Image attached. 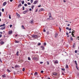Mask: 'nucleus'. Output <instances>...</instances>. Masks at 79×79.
<instances>
[{
  "mask_svg": "<svg viewBox=\"0 0 79 79\" xmlns=\"http://www.w3.org/2000/svg\"><path fill=\"white\" fill-rule=\"evenodd\" d=\"M2 76L3 77H6V75H5V74H4L3 75H2Z\"/></svg>",
  "mask_w": 79,
  "mask_h": 79,
  "instance_id": "412c9836",
  "label": "nucleus"
},
{
  "mask_svg": "<svg viewBox=\"0 0 79 79\" xmlns=\"http://www.w3.org/2000/svg\"><path fill=\"white\" fill-rule=\"evenodd\" d=\"M5 29V27H2L1 28V29L3 30V29Z\"/></svg>",
  "mask_w": 79,
  "mask_h": 79,
  "instance_id": "9b49d317",
  "label": "nucleus"
},
{
  "mask_svg": "<svg viewBox=\"0 0 79 79\" xmlns=\"http://www.w3.org/2000/svg\"><path fill=\"white\" fill-rule=\"evenodd\" d=\"M0 61L1 63H2V60H1V59H0Z\"/></svg>",
  "mask_w": 79,
  "mask_h": 79,
  "instance_id": "69168bd1",
  "label": "nucleus"
},
{
  "mask_svg": "<svg viewBox=\"0 0 79 79\" xmlns=\"http://www.w3.org/2000/svg\"><path fill=\"white\" fill-rule=\"evenodd\" d=\"M27 4L28 5H31V3H30V2H28L27 3Z\"/></svg>",
  "mask_w": 79,
  "mask_h": 79,
  "instance_id": "58836bf2",
  "label": "nucleus"
},
{
  "mask_svg": "<svg viewBox=\"0 0 79 79\" xmlns=\"http://www.w3.org/2000/svg\"><path fill=\"white\" fill-rule=\"evenodd\" d=\"M41 73H44V71H43V70L41 71Z\"/></svg>",
  "mask_w": 79,
  "mask_h": 79,
  "instance_id": "49530a36",
  "label": "nucleus"
},
{
  "mask_svg": "<svg viewBox=\"0 0 79 79\" xmlns=\"http://www.w3.org/2000/svg\"><path fill=\"white\" fill-rule=\"evenodd\" d=\"M75 63L76 65H77V61H76V60L75 61Z\"/></svg>",
  "mask_w": 79,
  "mask_h": 79,
  "instance_id": "bb28decb",
  "label": "nucleus"
},
{
  "mask_svg": "<svg viewBox=\"0 0 79 79\" xmlns=\"http://www.w3.org/2000/svg\"><path fill=\"white\" fill-rule=\"evenodd\" d=\"M34 7V6L32 5L31 6V8H32V9H33Z\"/></svg>",
  "mask_w": 79,
  "mask_h": 79,
  "instance_id": "393cba45",
  "label": "nucleus"
},
{
  "mask_svg": "<svg viewBox=\"0 0 79 79\" xmlns=\"http://www.w3.org/2000/svg\"><path fill=\"white\" fill-rule=\"evenodd\" d=\"M72 35H74V34H73V33H72Z\"/></svg>",
  "mask_w": 79,
  "mask_h": 79,
  "instance_id": "338daca9",
  "label": "nucleus"
},
{
  "mask_svg": "<svg viewBox=\"0 0 79 79\" xmlns=\"http://www.w3.org/2000/svg\"><path fill=\"white\" fill-rule=\"evenodd\" d=\"M2 12H3L4 11V9H2Z\"/></svg>",
  "mask_w": 79,
  "mask_h": 79,
  "instance_id": "e433bc0d",
  "label": "nucleus"
},
{
  "mask_svg": "<svg viewBox=\"0 0 79 79\" xmlns=\"http://www.w3.org/2000/svg\"><path fill=\"white\" fill-rule=\"evenodd\" d=\"M59 29H60V31L61 32V29L60 27H59Z\"/></svg>",
  "mask_w": 79,
  "mask_h": 79,
  "instance_id": "79ce46f5",
  "label": "nucleus"
},
{
  "mask_svg": "<svg viewBox=\"0 0 79 79\" xmlns=\"http://www.w3.org/2000/svg\"><path fill=\"white\" fill-rule=\"evenodd\" d=\"M12 26H13V25H10V27H12Z\"/></svg>",
  "mask_w": 79,
  "mask_h": 79,
  "instance_id": "ea45409f",
  "label": "nucleus"
},
{
  "mask_svg": "<svg viewBox=\"0 0 79 79\" xmlns=\"http://www.w3.org/2000/svg\"><path fill=\"white\" fill-rule=\"evenodd\" d=\"M63 0L64 2H66V1H65V0Z\"/></svg>",
  "mask_w": 79,
  "mask_h": 79,
  "instance_id": "13d9d810",
  "label": "nucleus"
},
{
  "mask_svg": "<svg viewBox=\"0 0 79 79\" xmlns=\"http://www.w3.org/2000/svg\"><path fill=\"white\" fill-rule=\"evenodd\" d=\"M2 26H5V24H3L2 25H1L0 26V27H2Z\"/></svg>",
  "mask_w": 79,
  "mask_h": 79,
  "instance_id": "9d476101",
  "label": "nucleus"
},
{
  "mask_svg": "<svg viewBox=\"0 0 79 79\" xmlns=\"http://www.w3.org/2000/svg\"><path fill=\"white\" fill-rule=\"evenodd\" d=\"M9 19H11V15H9Z\"/></svg>",
  "mask_w": 79,
  "mask_h": 79,
  "instance_id": "c9c22d12",
  "label": "nucleus"
},
{
  "mask_svg": "<svg viewBox=\"0 0 79 79\" xmlns=\"http://www.w3.org/2000/svg\"><path fill=\"white\" fill-rule=\"evenodd\" d=\"M65 68H69V67L68 66V65L66 64L65 66Z\"/></svg>",
  "mask_w": 79,
  "mask_h": 79,
  "instance_id": "6ab92c4d",
  "label": "nucleus"
},
{
  "mask_svg": "<svg viewBox=\"0 0 79 79\" xmlns=\"http://www.w3.org/2000/svg\"><path fill=\"white\" fill-rule=\"evenodd\" d=\"M28 60H31V58H30V57H29L28 58Z\"/></svg>",
  "mask_w": 79,
  "mask_h": 79,
  "instance_id": "4c0bfd02",
  "label": "nucleus"
},
{
  "mask_svg": "<svg viewBox=\"0 0 79 79\" xmlns=\"http://www.w3.org/2000/svg\"><path fill=\"white\" fill-rule=\"evenodd\" d=\"M7 71L8 73H10L11 72V71H10V70H9L8 69H7Z\"/></svg>",
  "mask_w": 79,
  "mask_h": 79,
  "instance_id": "2eb2a0df",
  "label": "nucleus"
},
{
  "mask_svg": "<svg viewBox=\"0 0 79 79\" xmlns=\"http://www.w3.org/2000/svg\"><path fill=\"white\" fill-rule=\"evenodd\" d=\"M70 24H69L67 25L68 26H69Z\"/></svg>",
  "mask_w": 79,
  "mask_h": 79,
  "instance_id": "680f3d73",
  "label": "nucleus"
},
{
  "mask_svg": "<svg viewBox=\"0 0 79 79\" xmlns=\"http://www.w3.org/2000/svg\"><path fill=\"white\" fill-rule=\"evenodd\" d=\"M66 29H67V30H69V27H67L66 28Z\"/></svg>",
  "mask_w": 79,
  "mask_h": 79,
  "instance_id": "a18cd8bd",
  "label": "nucleus"
},
{
  "mask_svg": "<svg viewBox=\"0 0 79 79\" xmlns=\"http://www.w3.org/2000/svg\"><path fill=\"white\" fill-rule=\"evenodd\" d=\"M43 31L44 32H46V31L45 30V29H44L43 30Z\"/></svg>",
  "mask_w": 79,
  "mask_h": 79,
  "instance_id": "09e8293b",
  "label": "nucleus"
},
{
  "mask_svg": "<svg viewBox=\"0 0 79 79\" xmlns=\"http://www.w3.org/2000/svg\"><path fill=\"white\" fill-rule=\"evenodd\" d=\"M40 64H42V63H43V62H40Z\"/></svg>",
  "mask_w": 79,
  "mask_h": 79,
  "instance_id": "864d4df0",
  "label": "nucleus"
},
{
  "mask_svg": "<svg viewBox=\"0 0 79 79\" xmlns=\"http://www.w3.org/2000/svg\"><path fill=\"white\" fill-rule=\"evenodd\" d=\"M40 43H39L38 44V45H40Z\"/></svg>",
  "mask_w": 79,
  "mask_h": 79,
  "instance_id": "052dcab7",
  "label": "nucleus"
},
{
  "mask_svg": "<svg viewBox=\"0 0 79 79\" xmlns=\"http://www.w3.org/2000/svg\"><path fill=\"white\" fill-rule=\"evenodd\" d=\"M22 5H23V4H24V1H22Z\"/></svg>",
  "mask_w": 79,
  "mask_h": 79,
  "instance_id": "b1692460",
  "label": "nucleus"
},
{
  "mask_svg": "<svg viewBox=\"0 0 79 79\" xmlns=\"http://www.w3.org/2000/svg\"><path fill=\"white\" fill-rule=\"evenodd\" d=\"M0 43L1 44V45H3V44H4V42L2 41L0 42Z\"/></svg>",
  "mask_w": 79,
  "mask_h": 79,
  "instance_id": "1a4fd4ad",
  "label": "nucleus"
},
{
  "mask_svg": "<svg viewBox=\"0 0 79 79\" xmlns=\"http://www.w3.org/2000/svg\"><path fill=\"white\" fill-rule=\"evenodd\" d=\"M76 46V44H75V43H73V48H74V47Z\"/></svg>",
  "mask_w": 79,
  "mask_h": 79,
  "instance_id": "5701e85b",
  "label": "nucleus"
},
{
  "mask_svg": "<svg viewBox=\"0 0 79 79\" xmlns=\"http://www.w3.org/2000/svg\"><path fill=\"white\" fill-rule=\"evenodd\" d=\"M27 10H26L25 11H24L23 13V14H26V13H27Z\"/></svg>",
  "mask_w": 79,
  "mask_h": 79,
  "instance_id": "6e6552de",
  "label": "nucleus"
},
{
  "mask_svg": "<svg viewBox=\"0 0 79 79\" xmlns=\"http://www.w3.org/2000/svg\"><path fill=\"white\" fill-rule=\"evenodd\" d=\"M37 11H38V10L36 9V10L35 11V12H37Z\"/></svg>",
  "mask_w": 79,
  "mask_h": 79,
  "instance_id": "4d7b16f0",
  "label": "nucleus"
},
{
  "mask_svg": "<svg viewBox=\"0 0 79 79\" xmlns=\"http://www.w3.org/2000/svg\"><path fill=\"white\" fill-rule=\"evenodd\" d=\"M23 71H25V68H23L22 69Z\"/></svg>",
  "mask_w": 79,
  "mask_h": 79,
  "instance_id": "7c9ffc66",
  "label": "nucleus"
},
{
  "mask_svg": "<svg viewBox=\"0 0 79 79\" xmlns=\"http://www.w3.org/2000/svg\"><path fill=\"white\" fill-rule=\"evenodd\" d=\"M47 34L48 35V34H49V31H47Z\"/></svg>",
  "mask_w": 79,
  "mask_h": 79,
  "instance_id": "473e14b6",
  "label": "nucleus"
},
{
  "mask_svg": "<svg viewBox=\"0 0 79 79\" xmlns=\"http://www.w3.org/2000/svg\"><path fill=\"white\" fill-rule=\"evenodd\" d=\"M32 37L33 38H37V35H32Z\"/></svg>",
  "mask_w": 79,
  "mask_h": 79,
  "instance_id": "f03ea898",
  "label": "nucleus"
},
{
  "mask_svg": "<svg viewBox=\"0 0 79 79\" xmlns=\"http://www.w3.org/2000/svg\"><path fill=\"white\" fill-rule=\"evenodd\" d=\"M41 6V5H39L38 6V7L39 8V7H40Z\"/></svg>",
  "mask_w": 79,
  "mask_h": 79,
  "instance_id": "6e6d98bb",
  "label": "nucleus"
},
{
  "mask_svg": "<svg viewBox=\"0 0 79 79\" xmlns=\"http://www.w3.org/2000/svg\"><path fill=\"white\" fill-rule=\"evenodd\" d=\"M32 60H37V57H33Z\"/></svg>",
  "mask_w": 79,
  "mask_h": 79,
  "instance_id": "7ed1b4c3",
  "label": "nucleus"
},
{
  "mask_svg": "<svg viewBox=\"0 0 79 79\" xmlns=\"http://www.w3.org/2000/svg\"><path fill=\"white\" fill-rule=\"evenodd\" d=\"M37 2H38L37 1H35L34 2V5H35V4H37Z\"/></svg>",
  "mask_w": 79,
  "mask_h": 79,
  "instance_id": "39448f33",
  "label": "nucleus"
},
{
  "mask_svg": "<svg viewBox=\"0 0 79 79\" xmlns=\"http://www.w3.org/2000/svg\"><path fill=\"white\" fill-rule=\"evenodd\" d=\"M24 5L25 6H27V4H24Z\"/></svg>",
  "mask_w": 79,
  "mask_h": 79,
  "instance_id": "2f4dec72",
  "label": "nucleus"
},
{
  "mask_svg": "<svg viewBox=\"0 0 79 79\" xmlns=\"http://www.w3.org/2000/svg\"><path fill=\"white\" fill-rule=\"evenodd\" d=\"M69 31H71V28H70L69 29Z\"/></svg>",
  "mask_w": 79,
  "mask_h": 79,
  "instance_id": "5fc2aeb1",
  "label": "nucleus"
},
{
  "mask_svg": "<svg viewBox=\"0 0 79 79\" xmlns=\"http://www.w3.org/2000/svg\"><path fill=\"white\" fill-rule=\"evenodd\" d=\"M12 1H13V0H10V2H12Z\"/></svg>",
  "mask_w": 79,
  "mask_h": 79,
  "instance_id": "0e129e2a",
  "label": "nucleus"
},
{
  "mask_svg": "<svg viewBox=\"0 0 79 79\" xmlns=\"http://www.w3.org/2000/svg\"><path fill=\"white\" fill-rule=\"evenodd\" d=\"M47 64H48V65L49 64V62L47 61Z\"/></svg>",
  "mask_w": 79,
  "mask_h": 79,
  "instance_id": "37998d69",
  "label": "nucleus"
},
{
  "mask_svg": "<svg viewBox=\"0 0 79 79\" xmlns=\"http://www.w3.org/2000/svg\"><path fill=\"white\" fill-rule=\"evenodd\" d=\"M15 68H19V65H16L15 66Z\"/></svg>",
  "mask_w": 79,
  "mask_h": 79,
  "instance_id": "a211bd4d",
  "label": "nucleus"
},
{
  "mask_svg": "<svg viewBox=\"0 0 79 79\" xmlns=\"http://www.w3.org/2000/svg\"><path fill=\"white\" fill-rule=\"evenodd\" d=\"M70 40H71V41H73V37H72V36L70 37Z\"/></svg>",
  "mask_w": 79,
  "mask_h": 79,
  "instance_id": "ddd939ff",
  "label": "nucleus"
},
{
  "mask_svg": "<svg viewBox=\"0 0 79 79\" xmlns=\"http://www.w3.org/2000/svg\"><path fill=\"white\" fill-rule=\"evenodd\" d=\"M31 3H33V0H31Z\"/></svg>",
  "mask_w": 79,
  "mask_h": 79,
  "instance_id": "f704fd0d",
  "label": "nucleus"
},
{
  "mask_svg": "<svg viewBox=\"0 0 79 79\" xmlns=\"http://www.w3.org/2000/svg\"><path fill=\"white\" fill-rule=\"evenodd\" d=\"M53 75H54V76H56L57 75V73H53Z\"/></svg>",
  "mask_w": 79,
  "mask_h": 79,
  "instance_id": "dca6fc26",
  "label": "nucleus"
},
{
  "mask_svg": "<svg viewBox=\"0 0 79 79\" xmlns=\"http://www.w3.org/2000/svg\"><path fill=\"white\" fill-rule=\"evenodd\" d=\"M12 31H10L9 32V34H12Z\"/></svg>",
  "mask_w": 79,
  "mask_h": 79,
  "instance_id": "f8f14e48",
  "label": "nucleus"
},
{
  "mask_svg": "<svg viewBox=\"0 0 79 79\" xmlns=\"http://www.w3.org/2000/svg\"><path fill=\"white\" fill-rule=\"evenodd\" d=\"M2 16V12H0V16Z\"/></svg>",
  "mask_w": 79,
  "mask_h": 79,
  "instance_id": "de8ad7c7",
  "label": "nucleus"
},
{
  "mask_svg": "<svg viewBox=\"0 0 79 79\" xmlns=\"http://www.w3.org/2000/svg\"><path fill=\"white\" fill-rule=\"evenodd\" d=\"M15 43H19V41H17L16 40H15Z\"/></svg>",
  "mask_w": 79,
  "mask_h": 79,
  "instance_id": "c85d7f7f",
  "label": "nucleus"
},
{
  "mask_svg": "<svg viewBox=\"0 0 79 79\" xmlns=\"http://www.w3.org/2000/svg\"><path fill=\"white\" fill-rule=\"evenodd\" d=\"M2 35L0 34V37H2Z\"/></svg>",
  "mask_w": 79,
  "mask_h": 79,
  "instance_id": "e2e57ef3",
  "label": "nucleus"
},
{
  "mask_svg": "<svg viewBox=\"0 0 79 79\" xmlns=\"http://www.w3.org/2000/svg\"><path fill=\"white\" fill-rule=\"evenodd\" d=\"M75 53H77V50H75Z\"/></svg>",
  "mask_w": 79,
  "mask_h": 79,
  "instance_id": "a19ab883",
  "label": "nucleus"
},
{
  "mask_svg": "<svg viewBox=\"0 0 79 79\" xmlns=\"http://www.w3.org/2000/svg\"><path fill=\"white\" fill-rule=\"evenodd\" d=\"M54 64H57V63H58V61L57 60H56L54 62Z\"/></svg>",
  "mask_w": 79,
  "mask_h": 79,
  "instance_id": "20e7f679",
  "label": "nucleus"
},
{
  "mask_svg": "<svg viewBox=\"0 0 79 79\" xmlns=\"http://www.w3.org/2000/svg\"><path fill=\"white\" fill-rule=\"evenodd\" d=\"M29 11H32V9H31V8H30L29 9Z\"/></svg>",
  "mask_w": 79,
  "mask_h": 79,
  "instance_id": "603ef678",
  "label": "nucleus"
},
{
  "mask_svg": "<svg viewBox=\"0 0 79 79\" xmlns=\"http://www.w3.org/2000/svg\"><path fill=\"white\" fill-rule=\"evenodd\" d=\"M57 35H58V34H56V35H55V37H57Z\"/></svg>",
  "mask_w": 79,
  "mask_h": 79,
  "instance_id": "cd10ccee",
  "label": "nucleus"
},
{
  "mask_svg": "<svg viewBox=\"0 0 79 79\" xmlns=\"http://www.w3.org/2000/svg\"><path fill=\"white\" fill-rule=\"evenodd\" d=\"M18 53H19V51H17L16 53V55H17V56H18V55H19Z\"/></svg>",
  "mask_w": 79,
  "mask_h": 79,
  "instance_id": "f3484780",
  "label": "nucleus"
},
{
  "mask_svg": "<svg viewBox=\"0 0 79 79\" xmlns=\"http://www.w3.org/2000/svg\"><path fill=\"white\" fill-rule=\"evenodd\" d=\"M46 45V43H44V45Z\"/></svg>",
  "mask_w": 79,
  "mask_h": 79,
  "instance_id": "3c124183",
  "label": "nucleus"
},
{
  "mask_svg": "<svg viewBox=\"0 0 79 79\" xmlns=\"http://www.w3.org/2000/svg\"><path fill=\"white\" fill-rule=\"evenodd\" d=\"M6 5V2H5L3 4V6H5Z\"/></svg>",
  "mask_w": 79,
  "mask_h": 79,
  "instance_id": "423d86ee",
  "label": "nucleus"
},
{
  "mask_svg": "<svg viewBox=\"0 0 79 79\" xmlns=\"http://www.w3.org/2000/svg\"><path fill=\"white\" fill-rule=\"evenodd\" d=\"M47 20L50 19L49 18H47Z\"/></svg>",
  "mask_w": 79,
  "mask_h": 79,
  "instance_id": "774afa93",
  "label": "nucleus"
},
{
  "mask_svg": "<svg viewBox=\"0 0 79 79\" xmlns=\"http://www.w3.org/2000/svg\"><path fill=\"white\" fill-rule=\"evenodd\" d=\"M23 10H24V6H23Z\"/></svg>",
  "mask_w": 79,
  "mask_h": 79,
  "instance_id": "c03bdc74",
  "label": "nucleus"
},
{
  "mask_svg": "<svg viewBox=\"0 0 79 79\" xmlns=\"http://www.w3.org/2000/svg\"><path fill=\"white\" fill-rule=\"evenodd\" d=\"M43 10H44V9H41L39 10V11L40 12V11H43Z\"/></svg>",
  "mask_w": 79,
  "mask_h": 79,
  "instance_id": "4468645a",
  "label": "nucleus"
},
{
  "mask_svg": "<svg viewBox=\"0 0 79 79\" xmlns=\"http://www.w3.org/2000/svg\"><path fill=\"white\" fill-rule=\"evenodd\" d=\"M33 20H32L30 21V23H31V24H32L33 23Z\"/></svg>",
  "mask_w": 79,
  "mask_h": 79,
  "instance_id": "aec40b11",
  "label": "nucleus"
},
{
  "mask_svg": "<svg viewBox=\"0 0 79 79\" xmlns=\"http://www.w3.org/2000/svg\"><path fill=\"white\" fill-rule=\"evenodd\" d=\"M22 29H25V28L24 27V25H22L21 26Z\"/></svg>",
  "mask_w": 79,
  "mask_h": 79,
  "instance_id": "4be33fe9",
  "label": "nucleus"
},
{
  "mask_svg": "<svg viewBox=\"0 0 79 79\" xmlns=\"http://www.w3.org/2000/svg\"><path fill=\"white\" fill-rule=\"evenodd\" d=\"M37 72H35L34 73V75L35 76H36V75H37Z\"/></svg>",
  "mask_w": 79,
  "mask_h": 79,
  "instance_id": "a878e982",
  "label": "nucleus"
},
{
  "mask_svg": "<svg viewBox=\"0 0 79 79\" xmlns=\"http://www.w3.org/2000/svg\"><path fill=\"white\" fill-rule=\"evenodd\" d=\"M22 5L21 4V3H20L18 5V7L19 8V6H21Z\"/></svg>",
  "mask_w": 79,
  "mask_h": 79,
  "instance_id": "0eeeda50",
  "label": "nucleus"
},
{
  "mask_svg": "<svg viewBox=\"0 0 79 79\" xmlns=\"http://www.w3.org/2000/svg\"><path fill=\"white\" fill-rule=\"evenodd\" d=\"M62 71H65V69H62Z\"/></svg>",
  "mask_w": 79,
  "mask_h": 79,
  "instance_id": "72a5a7b5",
  "label": "nucleus"
},
{
  "mask_svg": "<svg viewBox=\"0 0 79 79\" xmlns=\"http://www.w3.org/2000/svg\"><path fill=\"white\" fill-rule=\"evenodd\" d=\"M66 35H68V34H69V33H68L67 32L66 33Z\"/></svg>",
  "mask_w": 79,
  "mask_h": 79,
  "instance_id": "bf43d9fd",
  "label": "nucleus"
},
{
  "mask_svg": "<svg viewBox=\"0 0 79 79\" xmlns=\"http://www.w3.org/2000/svg\"><path fill=\"white\" fill-rule=\"evenodd\" d=\"M77 65H76V68L78 70H79V69H78V68H77Z\"/></svg>",
  "mask_w": 79,
  "mask_h": 79,
  "instance_id": "8fccbe9b",
  "label": "nucleus"
},
{
  "mask_svg": "<svg viewBox=\"0 0 79 79\" xmlns=\"http://www.w3.org/2000/svg\"><path fill=\"white\" fill-rule=\"evenodd\" d=\"M41 48L42 49V50H44V47L43 46H41Z\"/></svg>",
  "mask_w": 79,
  "mask_h": 79,
  "instance_id": "c756f323",
  "label": "nucleus"
},
{
  "mask_svg": "<svg viewBox=\"0 0 79 79\" xmlns=\"http://www.w3.org/2000/svg\"><path fill=\"white\" fill-rule=\"evenodd\" d=\"M48 15H49V19H53V18L52 16V15H51V13L49 12V13Z\"/></svg>",
  "mask_w": 79,
  "mask_h": 79,
  "instance_id": "f257e3e1",
  "label": "nucleus"
}]
</instances>
